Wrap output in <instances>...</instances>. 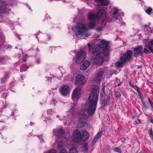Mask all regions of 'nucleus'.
Returning <instances> with one entry per match:
<instances>
[{
    "instance_id": "obj_3",
    "label": "nucleus",
    "mask_w": 153,
    "mask_h": 153,
    "mask_svg": "<svg viewBox=\"0 0 153 153\" xmlns=\"http://www.w3.org/2000/svg\"><path fill=\"white\" fill-rule=\"evenodd\" d=\"M108 43L104 40L100 41L99 44L94 46L92 49L93 56L92 61L97 64L101 65L102 63L103 59L101 55L102 53L106 58L109 56V51L108 48Z\"/></svg>"
},
{
    "instance_id": "obj_35",
    "label": "nucleus",
    "mask_w": 153,
    "mask_h": 153,
    "mask_svg": "<svg viewBox=\"0 0 153 153\" xmlns=\"http://www.w3.org/2000/svg\"><path fill=\"white\" fill-rule=\"evenodd\" d=\"M41 61L39 59H36V63L38 64L40 63Z\"/></svg>"
},
{
    "instance_id": "obj_37",
    "label": "nucleus",
    "mask_w": 153,
    "mask_h": 153,
    "mask_svg": "<svg viewBox=\"0 0 153 153\" xmlns=\"http://www.w3.org/2000/svg\"><path fill=\"white\" fill-rule=\"evenodd\" d=\"M105 87V85H104V84H102V90L103 91H104V89ZM103 92H104V91H103Z\"/></svg>"
},
{
    "instance_id": "obj_7",
    "label": "nucleus",
    "mask_w": 153,
    "mask_h": 153,
    "mask_svg": "<svg viewBox=\"0 0 153 153\" xmlns=\"http://www.w3.org/2000/svg\"><path fill=\"white\" fill-rule=\"evenodd\" d=\"M53 132L54 135L57 138L63 139L65 137V131L62 128L54 129Z\"/></svg>"
},
{
    "instance_id": "obj_2",
    "label": "nucleus",
    "mask_w": 153,
    "mask_h": 153,
    "mask_svg": "<svg viewBox=\"0 0 153 153\" xmlns=\"http://www.w3.org/2000/svg\"><path fill=\"white\" fill-rule=\"evenodd\" d=\"M99 87L97 85H93L91 86V92L89 96L88 100V108L89 111L85 108L81 110L79 114L81 120L87 118L88 115L91 116L94 113L96 108V105L98 100Z\"/></svg>"
},
{
    "instance_id": "obj_14",
    "label": "nucleus",
    "mask_w": 153,
    "mask_h": 153,
    "mask_svg": "<svg viewBox=\"0 0 153 153\" xmlns=\"http://www.w3.org/2000/svg\"><path fill=\"white\" fill-rule=\"evenodd\" d=\"M90 64L89 61L85 60L83 62L82 64L80 66V68L81 70H85L89 66Z\"/></svg>"
},
{
    "instance_id": "obj_5",
    "label": "nucleus",
    "mask_w": 153,
    "mask_h": 153,
    "mask_svg": "<svg viewBox=\"0 0 153 153\" xmlns=\"http://www.w3.org/2000/svg\"><path fill=\"white\" fill-rule=\"evenodd\" d=\"M82 134V136L81 135L80 132L78 130H75L73 133L74 141L79 143L81 141L87 139L89 137V134L86 131H83Z\"/></svg>"
},
{
    "instance_id": "obj_27",
    "label": "nucleus",
    "mask_w": 153,
    "mask_h": 153,
    "mask_svg": "<svg viewBox=\"0 0 153 153\" xmlns=\"http://www.w3.org/2000/svg\"><path fill=\"white\" fill-rule=\"evenodd\" d=\"M27 56V54H25V57H23L22 58V61H23V62H25L26 61V57Z\"/></svg>"
},
{
    "instance_id": "obj_4",
    "label": "nucleus",
    "mask_w": 153,
    "mask_h": 153,
    "mask_svg": "<svg viewBox=\"0 0 153 153\" xmlns=\"http://www.w3.org/2000/svg\"><path fill=\"white\" fill-rule=\"evenodd\" d=\"M72 29L76 33V35L79 37H88L90 34L88 31L87 26L86 24L82 23H78L75 27Z\"/></svg>"
},
{
    "instance_id": "obj_29",
    "label": "nucleus",
    "mask_w": 153,
    "mask_h": 153,
    "mask_svg": "<svg viewBox=\"0 0 153 153\" xmlns=\"http://www.w3.org/2000/svg\"><path fill=\"white\" fill-rule=\"evenodd\" d=\"M133 88H134L135 90L137 91L138 92L140 91L138 87L136 86H134L133 87Z\"/></svg>"
},
{
    "instance_id": "obj_52",
    "label": "nucleus",
    "mask_w": 153,
    "mask_h": 153,
    "mask_svg": "<svg viewBox=\"0 0 153 153\" xmlns=\"http://www.w3.org/2000/svg\"><path fill=\"white\" fill-rule=\"evenodd\" d=\"M50 110L51 111H52V110Z\"/></svg>"
},
{
    "instance_id": "obj_16",
    "label": "nucleus",
    "mask_w": 153,
    "mask_h": 153,
    "mask_svg": "<svg viewBox=\"0 0 153 153\" xmlns=\"http://www.w3.org/2000/svg\"><path fill=\"white\" fill-rule=\"evenodd\" d=\"M143 42L146 44L147 43H148L147 45L149 44V43L150 42H149V39L148 38L147 39H144L143 40ZM147 48L146 47V48L144 49L143 50L144 53H150L151 52L149 50H148Z\"/></svg>"
},
{
    "instance_id": "obj_24",
    "label": "nucleus",
    "mask_w": 153,
    "mask_h": 153,
    "mask_svg": "<svg viewBox=\"0 0 153 153\" xmlns=\"http://www.w3.org/2000/svg\"><path fill=\"white\" fill-rule=\"evenodd\" d=\"M51 39V36L48 35L47 34L46 35L45 37V40L46 41H49Z\"/></svg>"
},
{
    "instance_id": "obj_12",
    "label": "nucleus",
    "mask_w": 153,
    "mask_h": 153,
    "mask_svg": "<svg viewBox=\"0 0 153 153\" xmlns=\"http://www.w3.org/2000/svg\"><path fill=\"white\" fill-rule=\"evenodd\" d=\"M143 46L141 45H139L134 50V55L136 57H137L140 55H141L142 53Z\"/></svg>"
},
{
    "instance_id": "obj_53",
    "label": "nucleus",
    "mask_w": 153,
    "mask_h": 153,
    "mask_svg": "<svg viewBox=\"0 0 153 153\" xmlns=\"http://www.w3.org/2000/svg\"><path fill=\"white\" fill-rule=\"evenodd\" d=\"M140 153H141V152H140Z\"/></svg>"
},
{
    "instance_id": "obj_32",
    "label": "nucleus",
    "mask_w": 153,
    "mask_h": 153,
    "mask_svg": "<svg viewBox=\"0 0 153 153\" xmlns=\"http://www.w3.org/2000/svg\"><path fill=\"white\" fill-rule=\"evenodd\" d=\"M102 30V27H98L97 28V30L98 31H101Z\"/></svg>"
},
{
    "instance_id": "obj_50",
    "label": "nucleus",
    "mask_w": 153,
    "mask_h": 153,
    "mask_svg": "<svg viewBox=\"0 0 153 153\" xmlns=\"http://www.w3.org/2000/svg\"><path fill=\"white\" fill-rule=\"evenodd\" d=\"M120 84H119L118 85V86H120Z\"/></svg>"
},
{
    "instance_id": "obj_39",
    "label": "nucleus",
    "mask_w": 153,
    "mask_h": 153,
    "mask_svg": "<svg viewBox=\"0 0 153 153\" xmlns=\"http://www.w3.org/2000/svg\"><path fill=\"white\" fill-rule=\"evenodd\" d=\"M82 123V125H81V126H84V125H83V124H84L85 123L83 122H80V123Z\"/></svg>"
},
{
    "instance_id": "obj_41",
    "label": "nucleus",
    "mask_w": 153,
    "mask_h": 153,
    "mask_svg": "<svg viewBox=\"0 0 153 153\" xmlns=\"http://www.w3.org/2000/svg\"><path fill=\"white\" fill-rule=\"evenodd\" d=\"M150 105L151 106V107L153 108V104L152 103V102H151V103H150Z\"/></svg>"
},
{
    "instance_id": "obj_11",
    "label": "nucleus",
    "mask_w": 153,
    "mask_h": 153,
    "mask_svg": "<svg viewBox=\"0 0 153 153\" xmlns=\"http://www.w3.org/2000/svg\"><path fill=\"white\" fill-rule=\"evenodd\" d=\"M80 94V88H76L73 92L72 94V100L77 101L79 99Z\"/></svg>"
},
{
    "instance_id": "obj_43",
    "label": "nucleus",
    "mask_w": 153,
    "mask_h": 153,
    "mask_svg": "<svg viewBox=\"0 0 153 153\" xmlns=\"http://www.w3.org/2000/svg\"><path fill=\"white\" fill-rule=\"evenodd\" d=\"M148 101H149L150 103L152 102L151 100L149 98H148Z\"/></svg>"
},
{
    "instance_id": "obj_9",
    "label": "nucleus",
    "mask_w": 153,
    "mask_h": 153,
    "mask_svg": "<svg viewBox=\"0 0 153 153\" xmlns=\"http://www.w3.org/2000/svg\"><path fill=\"white\" fill-rule=\"evenodd\" d=\"M105 72V69L104 68H100L98 69V73L95 76L94 80L97 82H99L103 74Z\"/></svg>"
},
{
    "instance_id": "obj_38",
    "label": "nucleus",
    "mask_w": 153,
    "mask_h": 153,
    "mask_svg": "<svg viewBox=\"0 0 153 153\" xmlns=\"http://www.w3.org/2000/svg\"><path fill=\"white\" fill-rule=\"evenodd\" d=\"M150 122L152 123H153V118H151L150 119Z\"/></svg>"
},
{
    "instance_id": "obj_31",
    "label": "nucleus",
    "mask_w": 153,
    "mask_h": 153,
    "mask_svg": "<svg viewBox=\"0 0 153 153\" xmlns=\"http://www.w3.org/2000/svg\"><path fill=\"white\" fill-rule=\"evenodd\" d=\"M60 153H67L66 150L62 149L60 152Z\"/></svg>"
},
{
    "instance_id": "obj_22",
    "label": "nucleus",
    "mask_w": 153,
    "mask_h": 153,
    "mask_svg": "<svg viewBox=\"0 0 153 153\" xmlns=\"http://www.w3.org/2000/svg\"><path fill=\"white\" fill-rule=\"evenodd\" d=\"M88 144L87 143H85L84 144L82 147L83 150L85 153L87 152V151L88 150Z\"/></svg>"
},
{
    "instance_id": "obj_10",
    "label": "nucleus",
    "mask_w": 153,
    "mask_h": 153,
    "mask_svg": "<svg viewBox=\"0 0 153 153\" xmlns=\"http://www.w3.org/2000/svg\"><path fill=\"white\" fill-rule=\"evenodd\" d=\"M85 77L82 75H77L76 78L75 84L78 86H80L85 83Z\"/></svg>"
},
{
    "instance_id": "obj_25",
    "label": "nucleus",
    "mask_w": 153,
    "mask_h": 153,
    "mask_svg": "<svg viewBox=\"0 0 153 153\" xmlns=\"http://www.w3.org/2000/svg\"><path fill=\"white\" fill-rule=\"evenodd\" d=\"M149 133L150 137L152 139H153V134L152 128L150 129L149 130Z\"/></svg>"
},
{
    "instance_id": "obj_23",
    "label": "nucleus",
    "mask_w": 153,
    "mask_h": 153,
    "mask_svg": "<svg viewBox=\"0 0 153 153\" xmlns=\"http://www.w3.org/2000/svg\"><path fill=\"white\" fill-rule=\"evenodd\" d=\"M70 153H77V149L75 148H72L70 150Z\"/></svg>"
},
{
    "instance_id": "obj_33",
    "label": "nucleus",
    "mask_w": 153,
    "mask_h": 153,
    "mask_svg": "<svg viewBox=\"0 0 153 153\" xmlns=\"http://www.w3.org/2000/svg\"><path fill=\"white\" fill-rule=\"evenodd\" d=\"M129 85L130 86H131V87L132 88H133V87L134 86V84L130 82H129Z\"/></svg>"
},
{
    "instance_id": "obj_17",
    "label": "nucleus",
    "mask_w": 153,
    "mask_h": 153,
    "mask_svg": "<svg viewBox=\"0 0 153 153\" xmlns=\"http://www.w3.org/2000/svg\"><path fill=\"white\" fill-rule=\"evenodd\" d=\"M96 1L99 2L102 5L106 6L109 3L110 1L108 0H95Z\"/></svg>"
},
{
    "instance_id": "obj_49",
    "label": "nucleus",
    "mask_w": 153,
    "mask_h": 153,
    "mask_svg": "<svg viewBox=\"0 0 153 153\" xmlns=\"http://www.w3.org/2000/svg\"><path fill=\"white\" fill-rule=\"evenodd\" d=\"M48 16V14H47L46 15V16Z\"/></svg>"
},
{
    "instance_id": "obj_20",
    "label": "nucleus",
    "mask_w": 153,
    "mask_h": 153,
    "mask_svg": "<svg viewBox=\"0 0 153 153\" xmlns=\"http://www.w3.org/2000/svg\"><path fill=\"white\" fill-rule=\"evenodd\" d=\"M152 10V9L150 7H148L146 8L145 11L146 13L149 15L151 14V13Z\"/></svg>"
},
{
    "instance_id": "obj_42",
    "label": "nucleus",
    "mask_w": 153,
    "mask_h": 153,
    "mask_svg": "<svg viewBox=\"0 0 153 153\" xmlns=\"http://www.w3.org/2000/svg\"><path fill=\"white\" fill-rule=\"evenodd\" d=\"M34 124V123H32L31 122H30V124L31 126H32Z\"/></svg>"
},
{
    "instance_id": "obj_18",
    "label": "nucleus",
    "mask_w": 153,
    "mask_h": 153,
    "mask_svg": "<svg viewBox=\"0 0 153 153\" xmlns=\"http://www.w3.org/2000/svg\"><path fill=\"white\" fill-rule=\"evenodd\" d=\"M144 30L148 32V33H153V27H150L149 26L145 25L144 26Z\"/></svg>"
},
{
    "instance_id": "obj_15",
    "label": "nucleus",
    "mask_w": 153,
    "mask_h": 153,
    "mask_svg": "<svg viewBox=\"0 0 153 153\" xmlns=\"http://www.w3.org/2000/svg\"><path fill=\"white\" fill-rule=\"evenodd\" d=\"M146 47L148 48L152 53H153V39L150 41L149 44L146 45Z\"/></svg>"
},
{
    "instance_id": "obj_1",
    "label": "nucleus",
    "mask_w": 153,
    "mask_h": 153,
    "mask_svg": "<svg viewBox=\"0 0 153 153\" xmlns=\"http://www.w3.org/2000/svg\"><path fill=\"white\" fill-rule=\"evenodd\" d=\"M121 13L120 10L117 8H112L109 18L107 19L106 12L103 10H99L97 14L90 12L88 14V16L90 21L88 27L91 29L93 28L97 21L103 23L106 21L109 22L117 20L118 16L121 14Z\"/></svg>"
},
{
    "instance_id": "obj_51",
    "label": "nucleus",
    "mask_w": 153,
    "mask_h": 153,
    "mask_svg": "<svg viewBox=\"0 0 153 153\" xmlns=\"http://www.w3.org/2000/svg\"><path fill=\"white\" fill-rule=\"evenodd\" d=\"M67 88H68V87H67Z\"/></svg>"
},
{
    "instance_id": "obj_30",
    "label": "nucleus",
    "mask_w": 153,
    "mask_h": 153,
    "mask_svg": "<svg viewBox=\"0 0 153 153\" xmlns=\"http://www.w3.org/2000/svg\"><path fill=\"white\" fill-rule=\"evenodd\" d=\"M116 96L117 97H119L120 96V93L119 92H116Z\"/></svg>"
},
{
    "instance_id": "obj_28",
    "label": "nucleus",
    "mask_w": 153,
    "mask_h": 153,
    "mask_svg": "<svg viewBox=\"0 0 153 153\" xmlns=\"http://www.w3.org/2000/svg\"><path fill=\"white\" fill-rule=\"evenodd\" d=\"M88 45L89 49H91V47L93 46V45L91 43H88Z\"/></svg>"
},
{
    "instance_id": "obj_36",
    "label": "nucleus",
    "mask_w": 153,
    "mask_h": 153,
    "mask_svg": "<svg viewBox=\"0 0 153 153\" xmlns=\"http://www.w3.org/2000/svg\"><path fill=\"white\" fill-rule=\"evenodd\" d=\"M48 153H55V150H51Z\"/></svg>"
},
{
    "instance_id": "obj_19",
    "label": "nucleus",
    "mask_w": 153,
    "mask_h": 153,
    "mask_svg": "<svg viewBox=\"0 0 153 153\" xmlns=\"http://www.w3.org/2000/svg\"><path fill=\"white\" fill-rule=\"evenodd\" d=\"M6 11V8L5 5L0 6V14H4Z\"/></svg>"
},
{
    "instance_id": "obj_46",
    "label": "nucleus",
    "mask_w": 153,
    "mask_h": 153,
    "mask_svg": "<svg viewBox=\"0 0 153 153\" xmlns=\"http://www.w3.org/2000/svg\"><path fill=\"white\" fill-rule=\"evenodd\" d=\"M98 36H96V37L94 36V37H95V38H97Z\"/></svg>"
},
{
    "instance_id": "obj_6",
    "label": "nucleus",
    "mask_w": 153,
    "mask_h": 153,
    "mask_svg": "<svg viewBox=\"0 0 153 153\" xmlns=\"http://www.w3.org/2000/svg\"><path fill=\"white\" fill-rule=\"evenodd\" d=\"M132 54L131 51H127L125 53L121 56L120 60L116 62V66L118 67H122L124 63L131 59Z\"/></svg>"
},
{
    "instance_id": "obj_26",
    "label": "nucleus",
    "mask_w": 153,
    "mask_h": 153,
    "mask_svg": "<svg viewBox=\"0 0 153 153\" xmlns=\"http://www.w3.org/2000/svg\"><path fill=\"white\" fill-rule=\"evenodd\" d=\"M114 152H118L119 153H121L122 151L121 150L118 148H117L114 149Z\"/></svg>"
},
{
    "instance_id": "obj_48",
    "label": "nucleus",
    "mask_w": 153,
    "mask_h": 153,
    "mask_svg": "<svg viewBox=\"0 0 153 153\" xmlns=\"http://www.w3.org/2000/svg\"><path fill=\"white\" fill-rule=\"evenodd\" d=\"M66 123H64V124H65V125H66Z\"/></svg>"
},
{
    "instance_id": "obj_13",
    "label": "nucleus",
    "mask_w": 153,
    "mask_h": 153,
    "mask_svg": "<svg viewBox=\"0 0 153 153\" xmlns=\"http://www.w3.org/2000/svg\"><path fill=\"white\" fill-rule=\"evenodd\" d=\"M59 91L63 96H66L67 95V85L65 84L61 86L60 88Z\"/></svg>"
},
{
    "instance_id": "obj_34",
    "label": "nucleus",
    "mask_w": 153,
    "mask_h": 153,
    "mask_svg": "<svg viewBox=\"0 0 153 153\" xmlns=\"http://www.w3.org/2000/svg\"><path fill=\"white\" fill-rule=\"evenodd\" d=\"M135 122L137 124L140 123H141L140 120L139 119H137L136 120Z\"/></svg>"
},
{
    "instance_id": "obj_44",
    "label": "nucleus",
    "mask_w": 153,
    "mask_h": 153,
    "mask_svg": "<svg viewBox=\"0 0 153 153\" xmlns=\"http://www.w3.org/2000/svg\"><path fill=\"white\" fill-rule=\"evenodd\" d=\"M36 50L38 51H39V49H38V48H36Z\"/></svg>"
},
{
    "instance_id": "obj_21",
    "label": "nucleus",
    "mask_w": 153,
    "mask_h": 153,
    "mask_svg": "<svg viewBox=\"0 0 153 153\" xmlns=\"http://www.w3.org/2000/svg\"><path fill=\"white\" fill-rule=\"evenodd\" d=\"M101 132H99L96 135L95 137L94 138L93 140V143L95 142L96 141H97V138H99L101 137Z\"/></svg>"
},
{
    "instance_id": "obj_45",
    "label": "nucleus",
    "mask_w": 153,
    "mask_h": 153,
    "mask_svg": "<svg viewBox=\"0 0 153 153\" xmlns=\"http://www.w3.org/2000/svg\"><path fill=\"white\" fill-rule=\"evenodd\" d=\"M49 79H50V80H51V78L49 77Z\"/></svg>"
},
{
    "instance_id": "obj_40",
    "label": "nucleus",
    "mask_w": 153,
    "mask_h": 153,
    "mask_svg": "<svg viewBox=\"0 0 153 153\" xmlns=\"http://www.w3.org/2000/svg\"><path fill=\"white\" fill-rule=\"evenodd\" d=\"M121 24L122 25H126V23L123 22H121Z\"/></svg>"
},
{
    "instance_id": "obj_8",
    "label": "nucleus",
    "mask_w": 153,
    "mask_h": 153,
    "mask_svg": "<svg viewBox=\"0 0 153 153\" xmlns=\"http://www.w3.org/2000/svg\"><path fill=\"white\" fill-rule=\"evenodd\" d=\"M86 57V52L83 50H80L78 53L76 62L77 63H81Z\"/></svg>"
},
{
    "instance_id": "obj_47",
    "label": "nucleus",
    "mask_w": 153,
    "mask_h": 153,
    "mask_svg": "<svg viewBox=\"0 0 153 153\" xmlns=\"http://www.w3.org/2000/svg\"><path fill=\"white\" fill-rule=\"evenodd\" d=\"M49 16V19H51V18L50 17V16Z\"/></svg>"
}]
</instances>
